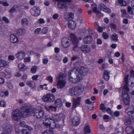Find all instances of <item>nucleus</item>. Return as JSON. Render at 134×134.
I'll return each mask as SVG.
<instances>
[{"mask_svg": "<svg viewBox=\"0 0 134 134\" xmlns=\"http://www.w3.org/2000/svg\"><path fill=\"white\" fill-rule=\"evenodd\" d=\"M71 41L68 37H64L62 39V45L63 47L67 48L69 47Z\"/></svg>", "mask_w": 134, "mask_h": 134, "instance_id": "obj_11", "label": "nucleus"}, {"mask_svg": "<svg viewBox=\"0 0 134 134\" xmlns=\"http://www.w3.org/2000/svg\"><path fill=\"white\" fill-rule=\"evenodd\" d=\"M105 10L103 11L107 13H110L111 12L110 9L108 8H107L106 7L105 8Z\"/></svg>", "mask_w": 134, "mask_h": 134, "instance_id": "obj_48", "label": "nucleus"}, {"mask_svg": "<svg viewBox=\"0 0 134 134\" xmlns=\"http://www.w3.org/2000/svg\"><path fill=\"white\" fill-rule=\"evenodd\" d=\"M2 20L4 21L6 23H8L9 22V21L8 19L5 17H3L2 18Z\"/></svg>", "mask_w": 134, "mask_h": 134, "instance_id": "obj_51", "label": "nucleus"}, {"mask_svg": "<svg viewBox=\"0 0 134 134\" xmlns=\"http://www.w3.org/2000/svg\"><path fill=\"white\" fill-rule=\"evenodd\" d=\"M40 11L39 8L34 7L32 8L30 10V13L33 16H37L40 13Z\"/></svg>", "mask_w": 134, "mask_h": 134, "instance_id": "obj_13", "label": "nucleus"}, {"mask_svg": "<svg viewBox=\"0 0 134 134\" xmlns=\"http://www.w3.org/2000/svg\"><path fill=\"white\" fill-rule=\"evenodd\" d=\"M76 77L74 79V80L73 81V83H77L80 82L82 80V77L81 76L79 75L78 74L76 75Z\"/></svg>", "mask_w": 134, "mask_h": 134, "instance_id": "obj_26", "label": "nucleus"}, {"mask_svg": "<svg viewBox=\"0 0 134 134\" xmlns=\"http://www.w3.org/2000/svg\"><path fill=\"white\" fill-rule=\"evenodd\" d=\"M26 107H28L27 106L22 107L20 109V110H14L12 112V118L14 121H18L23 116V117H26L31 115L32 113L31 110L25 109Z\"/></svg>", "mask_w": 134, "mask_h": 134, "instance_id": "obj_2", "label": "nucleus"}, {"mask_svg": "<svg viewBox=\"0 0 134 134\" xmlns=\"http://www.w3.org/2000/svg\"><path fill=\"white\" fill-rule=\"evenodd\" d=\"M46 80L49 81L51 83H52L53 82V78L51 76H48L47 77Z\"/></svg>", "mask_w": 134, "mask_h": 134, "instance_id": "obj_46", "label": "nucleus"}, {"mask_svg": "<svg viewBox=\"0 0 134 134\" xmlns=\"http://www.w3.org/2000/svg\"><path fill=\"white\" fill-rule=\"evenodd\" d=\"M112 39L114 41L117 42L118 41V35L115 33H114L111 35Z\"/></svg>", "mask_w": 134, "mask_h": 134, "instance_id": "obj_32", "label": "nucleus"}, {"mask_svg": "<svg viewBox=\"0 0 134 134\" xmlns=\"http://www.w3.org/2000/svg\"><path fill=\"white\" fill-rule=\"evenodd\" d=\"M48 62V59L47 58H44L43 59V63L44 64H46Z\"/></svg>", "mask_w": 134, "mask_h": 134, "instance_id": "obj_55", "label": "nucleus"}, {"mask_svg": "<svg viewBox=\"0 0 134 134\" xmlns=\"http://www.w3.org/2000/svg\"><path fill=\"white\" fill-rule=\"evenodd\" d=\"M100 109L101 110H105V109L106 107L103 104L101 103L100 105Z\"/></svg>", "mask_w": 134, "mask_h": 134, "instance_id": "obj_47", "label": "nucleus"}, {"mask_svg": "<svg viewBox=\"0 0 134 134\" xmlns=\"http://www.w3.org/2000/svg\"><path fill=\"white\" fill-rule=\"evenodd\" d=\"M126 2L123 0H118L116 2V4H119L120 5L125 6L126 5Z\"/></svg>", "mask_w": 134, "mask_h": 134, "instance_id": "obj_29", "label": "nucleus"}, {"mask_svg": "<svg viewBox=\"0 0 134 134\" xmlns=\"http://www.w3.org/2000/svg\"><path fill=\"white\" fill-rule=\"evenodd\" d=\"M15 10V9L14 7H13L12 9H10L9 10V12L10 13H14Z\"/></svg>", "mask_w": 134, "mask_h": 134, "instance_id": "obj_61", "label": "nucleus"}, {"mask_svg": "<svg viewBox=\"0 0 134 134\" xmlns=\"http://www.w3.org/2000/svg\"><path fill=\"white\" fill-rule=\"evenodd\" d=\"M97 44H101L102 43V41L100 39L98 38L97 39Z\"/></svg>", "mask_w": 134, "mask_h": 134, "instance_id": "obj_56", "label": "nucleus"}, {"mask_svg": "<svg viewBox=\"0 0 134 134\" xmlns=\"http://www.w3.org/2000/svg\"><path fill=\"white\" fill-rule=\"evenodd\" d=\"M15 76L17 77H20L21 74V73L20 71L17 72L15 74Z\"/></svg>", "mask_w": 134, "mask_h": 134, "instance_id": "obj_63", "label": "nucleus"}, {"mask_svg": "<svg viewBox=\"0 0 134 134\" xmlns=\"http://www.w3.org/2000/svg\"><path fill=\"white\" fill-rule=\"evenodd\" d=\"M75 24L74 21L72 20H70L68 22V25H72Z\"/></svg>", "mask_w": 134, "mask_h": 134, "instance_id": "obj_50", "label": "nucleus"}, {"mask_svg": "<svg viewBox=\"0 0 134 134\" xmlns=\"http://www.w3.org/2000/svg\"><path fill=\"white\" fill-rule=\"evenodd\" d=\"M3 129L4 132H2L1 134H9L12 131V128L10 125H4L3 126Z\"/></svg>", "mask_w": 134, "mask_h": 134, "instance_id": "obj_12", "label": "nucleus"}, {"mask_svg": "<svg viewBox=\"0 0 134 134\" xmlns=\"http://www.w3.org/2000/svg\"><path fill=\"white\" fill-rule=\"evenodd\" d=\"M72 43L74 44L73 48V50L75 51H76V48L77 47V45L79 42L78 39L74 34H71L70 35Z\"/></svg>", "mask_w": 134, "mask_h": 134, "instance_id": "obj_10", "label": "nucleus"}, {"mask_svg": "<svg viewBox=\"0 0 134 134\" xmlns=\"http://www.w3.org/2000/svg\"><path fill=\"white\" fill-rule=\"evenodd\" d=\"M18 66L21 70L23 71H25L27 68V67L22 63L19 64L18 65Z\"/></svg>", "mask_w": 134, "mask_h": 134, "instance_id": "obj_31", "label": "nucleus"}, {"mask_svg": "<svg viewBox=\"0 0 134 134\" xmlns=\"http://www.w3.org/2000/svg\"><path fill=\"white\" fill-rule=\"evenodd\" d=\"M42 99L44 102H51L53 101L55 99V96L53 94H47L44 95Z\"/></svg>", "mask_w": 134, "mask_h": 134, "instance_id": "obj_9", "label": "nucleus"}, {"mask_svg": "<svg viewBox=\"0 0 134 134\" xmlns=\"http://www.w3.org/2000/svg\"><path fill=\"white\" fill-rule=\"evenodd\" d=\"M80 97H79L76 99H74L72 105L73 108H75L77 107V105H79L80 104Z\"/></svg>", "mask_w": 134, "mask_h": 134, "instance_id": "obj_23", "label": "nucleus"}, {"mask_svg": "<svg viewBox=\"0 0 134 134\" xmlns=\"http://www.w3.org/2000/svg\"><path fill=\"white\" fill-rule=\"evenodd\" d=\"M7 86L8 88L10 89H12L13 87V85L10 83H7Z\"/></svg>", "mask_w": 134, "mask_h": 134, "instance_id": "obj_49", "label": "nucleus"}, {"mask_svg": "<svg viewBox=\"0 0 134 134\" xmlns=\"http://www.w3.org/2000/svg\"><path fill=\"white\" fill-rule=\"evenodd\" d=\"M0 105L1 106L4 107L6 105V103L3 101H1L0 103Z\"/></svg>", "mask_w": 134, "mask_h": 134, "instance_id": "obj_52", "label": "nucleus"}, {"mask_svg": "<svg viewBox=\"0 0 134 134\" xmlns=\"http://www.w3.org/2000/svg\"><path fill=\"white\" fill-rule=\"evenodd\" d=\"M26 84L29 86L31 88H34L36 86L34 81H27Z\"/></svg>", "mask_w": 134, "mask_h": 134, "instance_id": "obj_25", "label": "nucleus"}, {"mask_svg": "<svg viewBox=\"0 0 134 134\" xmlns=\"http://www.w3.org/2000/svg\"><path fill=\"white\" fill-rule=\"evenodd\" d=\"M103 38L105 39H107L109 37V35L108 34L105 32H103L102 33Z\"/></svg>", "mask_w": 134, "mask_h": 134, "instance_id": "obj_39", "label": "nucleus"}, {"mask_svg": "<svg viewBox=\"0 0 134 134\" xmlns=\"http://www.w3.org/2000/svg\"><path fill=\"white\" fill-rule=\"evenodd\" d=\"M116 132L117 134H123V127L121 125L116 127Z\"/></svg>", "mask_w": 134, "mask_h": 134, "instance_id": "obj_24", "label": "nucleus"}, {"mask_svg": "<svg viewBox=\"0 0 134 134\" xmlns=\"http://www.w3.org/2000/svg\"><path fill=\"white\" fill-rule=\"evenodd\" d=\"M103 29L102 27L99 26L98 28V31L99 32L101 33L103 32Z\"/></svg>", "mask_w": 134, "mask_h": 134, "instance_id": "obj_58", "label": "nucleus"}, {"mask_svg": "<svg viewBox=\"0 0 134 134\" xmlns=\"http://www.w3.org/2000/svg\"><path fill=\"white\" fill-rule=\"evenodd\" d=\"M130 72V76L131 77L134 78V71L133 70H131Z\"/></svg>", "mask_w": 134, "mask_h": 134, "instance_id": "obj_62", "label": "nucleus"}, {"mask_svg": "<svg viewBox=\"0 0 134 134\" xmlns=\"http://www.w3.org/2000/svg\"><path fill=\"white\" fill-rule=\"evenodd\" d=\"M37 22L38 24H43L45 23V21L43 19L40 18L39 19Z\"/></svg>", "mask_w": 134, "mask_h": 134, "instance_id": "obj_41", "label": "nucleus"}, {"mask_svg": "<svg viewBox=\"0 0 134 134\" xmlns=\"http://www.w3.org/2000/svg\"><path fill=\"white\" fill-rule=\"evenodd\" d=\"M29 21L26 18L23 19L21 21V24L24 25H27L29 24Z\"/></svg>", "mask_w": 134, "mask_h": 134, "instance_id": "obj_34", "label": "nucleus"}, {"mask_svg": "<svg viewBox=\"0 0 134 134\" xmlns=\"http://www.w3.org/2000/svg\"><path fill=\"white\" fill-rule=\"evenodd\" d=\"M21 132L23 134H31L30 131L27 130L25 129L22 130H21Z\"/></svg>", "mask_w": 134, "mask_h": 134, "instance_id": "obj_38", "label": "nucleus"}, {"mask_svg": "<svg viewBox=\"0 0 134 134\" xmlns=\"http://www.w3.org/2000/svg\"><path fill=\"white\" fill-rule=\"evenodd\" d=\"M58 2V7L60 8H66L71 2V0H53Z\"/></svg>", "mask_w": 134, "mask_h": 134, "instance_id": "obj_7", "label": "nucleus"}, {"mask_svg": "<svg viewBox=\"0 0 134 134\" xmlns=\"http://www.w3.org/2000/svg\"><path fill=\"white\" fill-rule=\"evenodd\" d=\"M25 109L28 110L29 112L30 111L29 110H31L32 112V114L31 115H29V116L32 115L35 117L38 118H42L43 120V122H45V118L46 116H44V113L43 110L41 109L38 110L36 109H33L31 108L30 107H26Z\"/></svg>", "mask_w": 134, "mask_h": 134, "instance_id": "obj_5", "label": "nucleus"}, {"mask_svg": "<svg viewBox=\"0 0 134 134\" xmlns=\"http://www.w3.org/2000/svg\"><path fill=\"white\" fill-rule=\"evenodd\" d=\"M93 41V38L90 35H88L84 37L83 39V43L85 44H90Z\"/></svg>", "mask_w": 134, "mask_h": 134, "instance_id": "obj_15", "label": "nucleus"}, {"mask_svg": "<svg viewBox=\"0 0 134 134\" xmlns=\"http://www.w3.org/2000/svg\"><path fill=\"white\" fill-rule=\"evenodd\" d=\"M7 62L4 60L0 61V68L1 67H5L7 66Z\"/></svg>", "mask_w": 134, "mask_h": 134, "instance_id": "obj_33", "label": "nucleus"}, {"mask_svg": "<svg viewBox=\"0 0 134 134\" xmlns=\"http://www.w3.org/2000/svg\"><path fill=\"white\" fill-rule=\"evenodd\" d=\"M59 17V15L57 14H55L53 15V18L54 19H57Z\"/></svg>", "mask_w": 134, "mask_h": 134, "instance_id": "obj_60", "label": "nucleus"}, {"mask_svg": "<svg viewBox=\"0 0 134 134\" xmlns=\"http://www.w3.org/2000/svg\"><path fill=\"white\" fill-rule=\"evenodd\" d=\"M109 72L106 70H105L103 73V77L104 79L106 81H108L109 79Z\"/></svg>", "mask_w": 134, "mask_h": 134, "instance_id": "obj_27", "label": "nucleus"}, {"mask_svg": "<svg viewBox=\"0 0 134 134\" xmlns=\"http://www.w3.org/2000/svg\"><path fill=\"white\" fill-rule=\"evenodd\" d=\"M68 60V59L67 57H64L63 60V63H66L67 62Z\"/></svg>", "mask_w": 134, "mask_h": 134, "instance_id": "obj_64", "label": "nucleus"}, {"mask_svg": "<svg viewBox=\"0 0 134 134\" xmlns=\"http://www.w3.org/2000/svg\"><path fill=\"white\" fill-rule=\"evenodd\" d=\"M19 125L20 126L22 127H26L27 125L25 122L24 121H22L19 123Z\"/></svg>", "mask_w": 134, "mask_h": 134, "instance_id": "obj_45", "label": "nucleus"}, {"mask_svg": "<svg viewBox=\"0 0 134 134\" xmlns=\"http://www.w3.org/2000/svg\"><path fill=\"white\" fill-rule=\"evenodd\" d=\"M78 74L80 76L85 75L87 72V69L84 67L81 66L79 70L77 71Z\"/></svg>", "mask_w": 134, "mask_h": 134, "instance_id": "obj_17", "label": "nucleus"}, {"mask_svg": "<svg viewBox=\"0 0 134 134\" xmlns=\"http://www.w3.org/2000/svg\"><path fill=\"white\" fill-rule=\"evenodd\" d=\"M131 5L132 8L130 6L127 7V11L129 13L130 15H134V0L132 1L131 2Z\"/></svg>", "mask_w": 134, "mask_h": 134, "instance_id": "obj_18", "label": "nucleus"}, {"mask_svg": "<svg viewBox=\"0 0 134 134\" xmlns=\"http://www.w3.org/2000/svg\"><path fill=\"white\" fill-rule=\"evenodd\" d=\"M64 17L66 19H69V18L73 19L74 18V14L72 12H65L64 14Z\"/></svg>", "mask_w": 134, "mask_h": 134, "instance_id": "obj_20", "label": "nucleus"}, {"mask_svg": "<svg viewBox=\"0 0 134 134\" xmlns=\"http://www.w3.org/2000/svg\"><path fill=\"white\" fill-rule=\"evenodd\" d=\"M0 3L4 6H7L9 5L8 3L7 2H1Z\"/></svg>", "mask_w": 134, "mask_h": 134, "instance_id": "obj_54", "label": "nucleus"}, {"mask_svg": "<svg viewBox=\"0 0 134 134\" xmlns=\"http://www.w3.org/2000/svg\"><path fill=\"white\" fill-rule=\"evenodd\" d=\"M25 54L24 52L21 51L18 52L16 55V57L19 60L22 59L25 56Z\"/></svg>", "mask_w": 134, "mask_h": 134, "instance_id": "obj_21", "label": "nucleus"}, {"mask_svg": "<svg viewBox=\"0 0 134 134\" xmlns=\"http://www.w3.org/2000/svg\"><path fill=\"white\" fill-rule=\"evenodd\" d=\"M77 71V69L74 68L73 69L69 71L68 72V76L69 77V81L71 83H73V81L74 80V78H73L71 76V75H72L73 74H75Z\"/></svg>", "mask_w": 134, "mask_h": 134, "instance_id": "obj_14", "label": "nucleus"}, {"mask_svg": "<svg viewBox=\"0 0 134 134\" xmlns=\"http://www.w3.org/2000/svg\"><path fill=\"white\" fill-rule=\"evenodd\" d=\"M121 12L122 14V16L123 17H125L127 14L126 10L124 9L121 10Z\"/></svg>", "mask_w": 134, "mask_h": 134, "instance_id": "obj_44", "label": "nucleus"}, {"mask_svg": "<svg viewBox=\"0 0 134 134\" xmlns=\"http://www.w3.org/2000/svg\"><path fill=\"white\" fill-rule=\"evenodd\" d=\"M84 130L86 133H90V129L88 125H87L85 126Z\"/></svg>", "mask_w": 134, "mask_h": 134, "instance_id": "obj_36", "label": "nucleus"}, {"mask_svg": "<svg viewBox=\"0 0 134 134\" xmlns=\"http://www.w3.org/2000/svg\"><path fill=\"white\" fill-rule=\"evenodd\" d=\"M62 116L63 114L61 113L48 114L45 118V122H43V124L48 128L54 129L55 128H58L60 126L59 124L56 123L55 122H57L59 121Z\"/></svg>", "mask_w": 134, "mask_h": 134, "instance_id": "obj_1", "label": "nucleus"}, {"mask_svg": "<svg viewBox=\"0 0 134 134\" xmlns=\"http://www.w3.org/2000/svg\"><path fill=\"white\" fill-rule=\"evenodd\" d=\"M41 30L40 28H37L35 30V33L36 34H38Z\"/></svg>", "mask_w": 134, "mask_h": 134, "instance_id": "obj_57", "label": "nucleus"}, {"mask_svg": "<svg viewBox=\"0 0 134 134\" xmlns=\"http://www.w3.org/2000/svg\"><path fill=\"white\" fill-rule=\"evenodd\" d=\"M88 30L89 34L90 35H93L95 33V32L91 28H89Z\"/></svg>", "mask_w": 134, "mask_h": 134, "instance_id": "obj_43", "label": "nucleus"}, {"mask_svg": "<svg viewBox=\"0 0 134 134\" xmlns=\"http://www.w3.org/2000/svg\"><path fill=\"white\" fill-rule=\"evenodd\" d=\"M124 121L125 124L126 125H130L131 123V119H129L126 118L125 119Z\"/></svg>", "mask_w": 134, "mask_h": 134, "instance_id": "obj_37", "label": "nucleus"}, {"mask_svg": "<svg viewBox=\"0 0 134 134\" xmlns=\"http://www.w3.org/2000/svg\"><path fill=\"white\" fill-rule=\"evenodd\" d=\"M85 2H90L92 3L91 4V7L92 8V11L93 12L95 13L96 15L99 17H101L103 16L104 15L101 13V11L105 10V8L106 6L103 3H101L99 4L98 7V9L96 7V5L94 3H93V0H83Z\"/></svg>", "mask_w": 134, "mask_h": 134, "instance_id": "obj_3", "label": "nucleus"}, {"mask_svg": "<svg viewBox=\"0 0 134 134\" xmlns=\"http://www.w3.org/2000/svg\"><path fill=\"white\" fill-rule=\"evenodd\" d=\"M10 40L12 42L14 43H16L18 41V38L15 35L13 34L10 35Z\"/></svg>", "mask_w": 134, "mask_h": 134, "instance_id": "obj_22", "label": "nucleus"}, {"mask_svg": "<svg viewBox=\"0 0 134 134\" xmlns=\"http://www.w3.org/2000/svg\"><path fill=\"white\" fill-rule=\"evenodd\" d=\"M38 77V75H36L33 76L32 77V79L33 80H37Z\"/></svg>", "mask_w": 134, "mask_h": 134, "instance_id": "obj_53", "label": "nucleus"}, {"mask_svg": "<svg viewBox=\"0 0 134 134\" xmlns=\"http://www.w3.org/2000/svg\"><path fill=\"white\" fill-rule=\"evenodd\" d=\"M129 75H127L124 79L125 84L124 86V88L126 90L123 91L122 92V94L123 96V102L126 105H129V97L128 94V91L129 89L128 87V79Z\"/></svg>", "mask_w": 134, "mask_h": 134, "instance_id": "obj_4", "label": "nucleus"}, {"mask_svg": "<svg viewBox=\"0 0 134 134\" xmlns=\"http://www.w3.org/2000/svg\"><path fill=\"white\" fill-rule=\"evenodd\" d=\"M42 134H54L53 131L47 130L44 131Z\"/></svg>", "mask_w": 134, "mask_h": 134, "instance_id": "obj_40", "label": "nucleus"}, {"mask_svg": "<svg viewBox=\"0 0 134 134\" xmlns=\"http://www.w3.org/2000/svg\"><path fill=\"white\" fill-rule=\"evenodd\" d=\"M81 88L79 86L73 87L70 89L69 92L72 96L77 95L79 93V91L81 90Z\"/></svg>", "mask_w": 134, "mask_h": 134, "instance_id": "obj_8", "label": "nucleus"}, {"mask_svg": "<svg viewBox=\"0 0 134 134\" xmlns=\"http://www.w3.org/2000/svg\"><path fill=\"white\" fill-rule=\"evenodd\" d=\"M37 69V66H34L32 67L31 69V71L32 73H35L36 72Z\"/></svg>", "mask_w": 134, "mask_h": 134, "instance_id": "obj_42", "label": "nucleus"}, {"mask_svg": "<svg viewBox=\"0 0 134 134\" xmlns=\"http://www.w3.org/2000/svg\"><path fill=\"white\" fill-rule=\"evenodd\" d=\"M80 122V118L77 116H74L72 120V124L74 126H76L78 125Z\"/></svg>", "mask_w": 134, "mask_h": 134, "instance_id": "obj_19", "label": "nucleus"}, {"mask_svg": "<svg viewBox=\"0 0 134 134\" xmlns=\"http://www.w3.org/2000/svg\"><path fill=\"white\" fill-rule=\"evenodd\" d=\"M55 104L57 107H60L62 104L61 100L60 99H57L55 102Z\"/></svg>", "mask_w": 134, "mask_h": 134, "instance_id": "obj_28", "label": "nucleus"}, {"mask_svg": "<svg viewBox=\"0 0 134 134\" xmlns=\"http://www.w3.org/2000/svg\"><path fill=\"white\" fill-rule=\"evenodd\" d=\"M46 109L47 110L49 111H55L56 110L55 107L52 106H50L48 107H46Z\"/></svg>", "mask_w": 134, "mask_h": 134, "instance_id": "obj_35", "label": "nucleus"}, {"mask_svg": "<svg viewBox=\"0 0 134 134\" xmlns=\"http://www.w3.org/2000/svg\"><path fill=\"white\" fill-rule=\"evenodd\" d=\"M65 74L60 73L58 77L57 86L58 88L62 89L66 85V81L65 78Z\"/></svg>", "mask_w": 134, "mask_h": 134, "instance_id": "obj_6", "label": "nucleus"}, {"mask_svg": "<svg viewBox=\"0 0 134 134\" xmlns=\"http://www.w3.org/2000/svg\"><path fill=\"white\" fill-rule=\"evenodd\" d=\"M80 49L84 53H89L91 51L90 48L88 45H83L80 47Z\"/></svg>", "mask_w": 134, "mask_h": 134, "instance_id": "obj_16", "label": "nucleus"}, {"mask_svg": "<svg viewBox=\"0 0 134 134\" xmlns=\"http://www.w3.org/2000/svg\"><path fill=\"white\" fill-rule=\"evenodd\" d=\"M25 32V30L23 29H18L16 32V34L18 35H21L24 34Z\"/></svg>", "mask_w": 134, "mask_h": 134, "instance_id": "obj_30", "label": "nucleus"}, {"mask_svg": "<svg viewBox=\"0 0 134 134\" xmlns=\"http://www.w3.org/2000/svg\"><path fill=\"white\" fill-rule=\"evenodd\" d=\"M30 58L28 57H26L24 59V62H29L30 61Z\"/></svg>", "mask_w": 134, "mask_h": 134, "instance_id": "obj_59", "label": "nucleus"}]
</instances>
